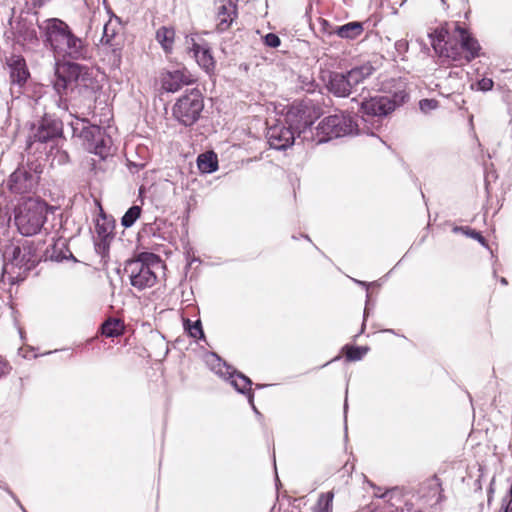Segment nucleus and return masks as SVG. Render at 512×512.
I'll return each mask as SVG.
<instances>
[{"mask_svg": "<svg viewBox=\"0 0 512 512\" xmlns=\"http://www.w3.org/2000/svg\"><path fill=\"white\" fill-rule=\"evenodd\" d=\"M304 239L308 240V241H311L310 237L307 235V234H302L301 235Z\"/></svg>", "mask_w": 512, "mask_h": 512, "instance_id": "nucleus-57", "label": "nucleus"}, {"mask_svg": "<svg viewBox=\"0 0 512 512\" xmlns=\"http://www.w3.org/2000/svg\"><path fill=\"white\" fill-rule=\"evenodd\" d=\"M396 46H399V48H402V45L400 44V42L396 43Z\"/></svg>", "mask_w": 512, "mask_h": 512, "instance_id": "nucleus-63", "label": "nucleus"}, {"mask_svg": "<svg viewBox=\"0 0 512 512\" xmlns=\"http://www.w3.org/2000/svg\"><path fill=\"white\" fill-rule=\"evenodd\" d=\"M8 66L10 69L11 83L23 86L30 77V72L24 57L21 55H13L8 62Z\"/></svg>", "mask_w": 512, "mask_h": 512, "instance_id": "nucleus-18", "label": "nucleus"}, {"mask_svg": "<svg viewBox=\"0 0 512 512\" xmlns=\"http://www.w3.org/2000/svg\"><path fill=\"white\" fill-rule=\"evenodd\" d=\"M320 106L310 99L294 101L287 107L283 119L296 132L302 143L315 142L314 122L320 117Z\"/></svg>", "mask_w": 512, "mask_h": 512, "instance_id": "nucleus-3", "label": "nucleus"}, {"mask_svg": "<svg viewBox=\"0 0 512 512\" xmlns=\"http://www.w3.org/2000/svg\"><path fill=\"white\" fill-rule=\"evenodd\" d=\"M194 58L199 67H201L207 74L210 75L214 73L216 62L212 55V50L207 43H205L204 50L197 54Z\"/></svg>", "mask_w": 512, "mask_h": 512, "instance_id": "nucleus-24", "label": "nucleus"}, {"mask_svg": "<svg viewBox=\"0 0 512 512\" xmlns=\"http://www.w3.org/2000/svg\"><path fill=\"white\" fill-rule=\"evenodd\" d=\"M230 6V14L221 15V17H217V25L216 31L218 33H223L227 31L232 25L233 21L238 16L237 5H229Z\"/></svg>", "mask_w": 512, "mask_h": 512, "instance_id": "nucleus-28", "label": "nucleus"}, {"mask_svg": "<svg viewBox=\"0 0 512 512\" xmlns=\"http://www.w3.org/2000/svg\"><path fill=\"white\" fill-rule=\"evenodd\" d=\"M60 75L73 86L75 90L83 94L87 99L95 98L99 89L98 81L92 76L90 68L72 60H64L62 64H57Z\"/></svg>", "mask_w": 512, "mask_h": 512, "instance_id": "nucleus-9", "label": "nucleus"}, {"mask_svg": "<svg viewBox=\"0 0 512 512\" xmlns=\"http://www.w3.org/2000/svg\"><path fill=\"white\" fill-rule=\"evenodd\" d=\"M184 329L190 337L206 342L205 334L200 320L191 321L186 319L184 321Z\"/></svg>", "mask_w": 512, "mask_h": 512, "instance_id": "nucleus-33", "label": "nucleus"}, {"mask_svg": "<svg viewBox=\"0 0 512 512\" xmlns=\"http://www.w3.org/2000/svg\"><path fill=\"white\" fill-rule=\"evenodd\" d=\"M238 0H228L229 5H237Z\"/></svg>", "mask_w": 512, "mask_h": 512, "instance_id": "nucleus-55", "label": "nucleus"}, {"mask_svg": "<svg viewBox=\"0 0 512 512\" xmlns=\"http://www.w3.org/2000/svg\"><path fill=\"white\" fill-rule=\"evenodd\" d=\"M509 501L508 505L506 506L504 512H509L510 510V503L512 502V486L510 487L506 497L503 499V502Z\"/></svg>", "mask_w": 512, "mask_h": 512, "instance_id": "nucleus-46", "label": "nucleus"}, {"mask_svg": "<svg viewBox=\"0 0 512 512\" xmlns=\"http://www.w3.org/2000/svg\"><path fill=\"white\" fill-rule=\"evenodd\" d=\"M70 125L73 137L81 138L87 151L103 160L111 154L112 139L104 128L81 119H76Z\"/></svg>", "mask_w": 512, "mask_h": 512, "instance_id": "nucleus-6", "label": "nucleus"}, {"mask_svg": "<svg viewBox=\"0 0 512 512\" xmlns=\"http://www.w3.org/2000/svg\"><path fill=\"white\" fill-rule=\"evenodd\" d=\"M369 304H370V294L367 292L366 294V305L363 313L364 320L366 319L368 312H369Z\"/></svg>", "mask_w": 512, "mask_h": 512, "instance_id": "nucleus-49", "label": "nucleus"}, {"mask_svg": "<svg viewBox=\"0 0 512 512\" xmlns=\"http://www.w3.org/2000/svg\"><path fill=\"white\" fill-rule=\"evenodd\" d=\"M38 185V176L25 170L21 165L9 177L7 186L10 191L18 194L31 192Z\"/></svg>", "mask_w": 512, "mask_h": 512, "instance_id": "nucleus-14", "label": "nucleus"}, {"mask_svg": "<svg viewBox=\"0 0 512 512\" xmlns=\"http://www.w3.org/2000/svg\"><path fill=\"white\" fill-rule=\"evenodd\" d=\"M175 38V30L172 27L162 26L156 32V40L165 52H171Z\"/></svg>", "mask_w": 512, "mask_h": 512, "instance_id": "nucleus-25", "label": "nucleus"}, {"mask_svg": "<svg viewBox=\"0 0 512 512\" xmlns=\"http://www.w3.org/2000/svg\"><path fill=\"white\" fill-rule=\"evenodd\" d=\"M347 408H348V404H347V400H345V404H344V413L345 414L347 413Z\"/></svg>", "mask_w": 512, "mask_h": 512, "instance_id": "nucleus-58", "label": "nucleus"}, {"mask_svg": "<svg viewBox=\"0 0 512 512\" xmlns=\"http://www.w3.org/2000/svg\"><path fill=\"white\" fill-rule=\"evenodd\" d=\"M38 28L44 45L55 57L63 60L83 61L90 58V45L86 37L74 33L72 28L60 18H48Z\"/></svg>", "mask_w": 512, "mask_h": 512, "instance_id": "nucleus-1", "label": "nucleus"}, {"mask_svg": "<svg viewBox=\"0 0 512 512\" xmlns=\"http://www.w3.org/2000/svg\"><path fill=\"white\" fill-rule=\"evenodd\" d=\"M448 34V30L443 27L436 28L431 33L428 34L431 40V46L433 47L436 53L439 52L441 47H444V44L446 43L445 39L448 36Z\"/></svg>", "mask_w": 512, "mask_h": 512, "instance_id": "nucleus-32", "label": "nucleus"}, {"mask_svg": "<svg viewBox=\"0 0 512 512\" xmlns=\"http://www.w3.org/2000/svg\"><path fill=\"white\" fill-rule=\"evenodd\" d=\"M396 46H399V48H402V45L400 44V42L396 43Z\"/></svg>", "mask_w": 512, "mask_h": 512, "instance_id": "nucleus-64", "label": "nucleus"}, {"mask_svg": "<svg viewBox=\"0 0 512 512\" xmlns=\"http://www.w3.org/2000/svg\"><path fill=\"white\" fill-rule=\"evenodd\" d=\"M439 107V101L433 98H424L419 101V109L422 113L428 114Z\"/></svg>", "mask_w": 512, "mask_h": 512, "instance_id": "nucleus-38", "label": "nucleus"}, {"mask_svg": "<svg viewBox=\"0 0 512 512\" xmlns=\"http://www.w3.org/2000/svg\"><path fill=\"white\" fill-rule=\"evenodd\" d=\"M4 272H5V264L3 265V268H2V274H1L2 279L4 278Z\"/></svg>", "mask_w": 512, "mask_h": 512, "instance_id": "nucleus-60", "label": "nucleus"}, {"mask_svg": "<svg viewBox=\"0 0 512 512\" xmlns=\"http://www.w3.org/2000/svg\"><path fill=\"white\" fill-rule=\"evenodd\" d=\"M203 361L207 367L217 376L229 380L236 391L247 394L249 404L255 413L260 414L254 405V394L251 392L252 381L244 374L223 360L219 354H203Z\"/></svg>", "mask_w": 512, "mask_h": 512, "instance_id": "nucleus-8", "label": "nucleus"}, {"mask_svg": "<svg viewBox=\"0 0 512 512\" xmlns=\"http://www.w3.org/2000/svg\"><path fill=\"white\" fill-rule=\"evenodd\" d=\"M478 89L483 92L492 90L494 82L492 79L483 78L477 82Z\"/></svg>", "mask_w": 512, "mask_h": 512, "instance_id": "nucleus-42", "label": "nucleus"}, {"mask_svg": "<svg viewBox=\"0 0 512 512\" xmlns=\"http://www.w3.org/2000/svg\"><path fill=\"white\" fill-rule=\"evenodd\" d=\"M127 262L143 264V267H148L154 271L162 266L161 257L153 252H140L134 259H129Z\"/></svg>", "mask_w": 512, "mask_h": 512, "instance_id": "nucleus-23", "label": "nucleus"}, {"mask_svg": "<svg viewBox=\"0 0 512 512\" xmlns=\"http://www.w3.org/2000/svg\"><path fill=\"white\" fill-rule=\"evenodd\" d=\"M388 95L365 98L358 103V112L365 123L366 132L374 136V131L382 126L383 119L409 100L405 79L392 78L384 85Z\"/></svg>", "mask_w": 512, "mask_h": 512, "instance_id": "nucleus-2", "label": "nucleus"}, {"mask_svg": "<svg viewBox=\"0 0 512 512\" xmlns=\"http://www.w3.org/2000/svg\"><path fill=\"white\" fill-rule=\"evenodd\" d=\"M264 43L268 47L277 48L281 44L279 36L275 33H268L264 36Z\"/></svg>", "mask_w": 512, "mask_h": 512, "instance_id": "nucleus-39", "label": "nucleus"}, {"mask_svg": "<svg viewBox=\"0 0 512 512\" xmlns=\"http://www.w3.org/2000/svg\"><path fill=\"white\" fill-rule=\"evenodd\" d=\"M53 209L43 200L28 198L15 214V225L19 233L26 237L38 234L47 221L48 213Z\"/></svg>", "mask_w": 512, "mask_h": 512, "instance_id": "nucleus-5", "label": "nucleus"}, {"mask_svg": "<svg viewBox=\"0 0 512 512\" xmlns=\"http://www.w3.org/2000/svg\"><path fill=\"white\" fill-rule=\"evenodd\" d=\"M53 87L60 97L67 96L69 93H73L75 91L67 79H65L63 75H60V70L58 67H56Z\"/></svg>", "mask_w": 512, "mask_h": 512, "instance_id": "nucleus-27", "label": "nucleus"}, {"mask_svg": "<svg viewBox=\"0 0 512 512\" xmlns=\"http://www.w3.org/2000/svg\"><path fill=\"white\" fill-rule=\"evenodd\" d=\"M115 220L113 217H107L103 211L100 219H97L95 230L98 238L114 239Z\"/></svg>", "mask_w": 512, "mask_h": 512, "instance_id": "nucleus-21", "label": "nucleus"}, {"mask_svg": "<svg viewBox=\"0 0 512 512\" xmlns=\"http://www.w3.org/2000/svg\"><path fill=\"white\" fill-rule=\"evenodd\" d=\"M363 354H345L344 362L352 363L356 361H360L362 359Z\"/></svg>", "mask_w": 512, "mask_h": 512, "instance_id": "nucleus-44", "label": "nucleus"}, {"mask_svg": "<svg viewBox=\"0 0 512 512\" xmlns=\"http://www.w3.org/2000/svg\"><path fill=\"white\" fill-rule=\"evenodd\" d=\"M341 359H342V357L337 356V357H335L334 359H332L331 361H332V362H335V361H339V360H341Z\"/></svg>", "mask_w": 512, "mask_h": 512, "instance_id": "nucleus-59", "label": "nucleus"}, {"mask_svg": "<svg viewBox=\"0 0 512 512\" xmlns=\"http://www.w3.org/2000/svg\"><path fill=\"white\" fill-rule=\"evenodd\" d=\"M204 98L201 91L193 88L179 97L172 107V117L184 127L193 126L201 117Z\"/></svg>", "mask_w": 512, "mask_h": 512, "instance_id": "nucleus-10", "label": "nucleus"}, {"mask_svg": "<svg viewBox=\"0 0 512 512\" xmlns=\"http://www.w3.org/2000/svg\"><path fill=\"white\" fill-rule=\"evenodd\" d=\"M14 30L15 34L22 37L24 40L32 41L37 39L36 30L32 27V24L27 22L25 19L17 21Z\"/></svg>", "mask_w": 512, "mask_h": 512, "instance_id": "nucleus-26", "label": "nucleus"}, {"mask_svg": "<svg viewBox=\"0 0 512 512\" xmlns=\"http://www.w3.org/2000/svg\"><path fill=\"white\" fill-rule=\"evenodd\" d=\"M266 138L270 148L278 151H286L298 139L296 132L286 124L284 119L278 120L267 128Z\"/></svg>", "mask_w": 512, "mask_h": 512, "instance_id": "nucleus-12", "label": "nucleus"}, {"mask_svg": "<svg viewBox=\"0 0 512 512\" xmlns=\"http://www.w3.org/2000/svg\"><path fill=\"white\" fill-rule=\"evenodd\" d=\"M224 14H230V6L228 4V2L226 4H221L219 7H218V11H217V17H221V15H224Z\"/></svg>", "mask_w": 512, "mask_h": 512, "instance_id": "nucleus-45", "label": "nucleus"}, {"mask_svg": "<svg viewBox=\"0 0 512 512\" xmlns=\"http://www.w3.org/2000/svg\"><path fill=\"white\" fill-rule=\"evenodd\" d=\"M61 157H65L67 158L68 157V154L67 153H63V155Z\"/></svg>", "mask_w": 512, "mask_h": 512, "instance_id": "nucleus-62", "label": "nucleus"}, {"mask_svg": "<svg viewBox=\"0 0 512 512\" xmlns=\"http://www.w3.org/2000/svg\"><path fill=\"white\" fill-rule=\"evenodd\" d=\"M357 284H359L360 286L364 287L366 290H368V288L370 287V283L368 282H365V281H360V280H354Z\"/></svg>", "mask_w": 512, "mask_h": 512, "instance_id": "nucleus-51", "label": "nucleus"}, {"mask_svg": "<svg viewBox=\"0 0 512 512\" xmlns=\"http://www.w3.org/2000/svg\"><path fill=\"white\" fill-rule=\"evenodd\" d=\"M358 124L353 116L344 112L323 118L315 127L314 144H323L334 138L358 134Z\"/></svg>", "mask_w": 512, "mask_h": 512, "instance_id": "nucleus-7", "label": "nucleus"}, {"mask_svg": "<svg viewBox=\"0 0 512 512\" xmlns=\"http://www.w3.org/2000/svg\"><path fill=\"white\" fill-rule=\"evenodd\" d=\"M113 239L98 238L95 241V251L101 257L104 263H107L109 259L110 243Z\"/></svg>", "mask_w": 512, "mask_h": 512, "instance_id": "nucleus-37", "label": "nucleus"}, {"mask_svg": "<svg viewBox=\"0 0 512 512\" xmlns=\"http://www.w3.org/2000/svg\"><path fill=\"white\" fill-rule=\"evenodd\" d=\"M124 270L129 274L130 284L139 291L150 288L157 282L156 272L148 267H143V264L126 261Z\"/></svg>", "mask_w": 512, "mask_h": 512, "instance_id": "nucleus-13", "label": "nucleus"}, {"mask_svg": "<svg viewBox=\"0 0 512 512\" xmlns=\"http://www.w3.org/2000/svg\"><path fill=\"white\" fill-rule=\"evenodd\" d=\"M369 350L368 346H356L348 343L342 346L339 352H369Z\"/></svg>", "mask_w": 512, "mask_h": 512, "instance_id": "nucleus-41", "label": "nucleus"}, {"mask_svg": "<svg viewBox=\"0 0 512 512\" xmlns=\"http://www.w3.org/2000/svg\"><path fill=\"white\" fill-rule=\"evenodd\" d=\"M193 42H196V40L193 36H186V44H191V46H192Z\"/></svg>", "mask_w": 512, "mask_h": 512, "instance_id": "nucleus-52", "label": "nucleus"}, {"mask_svg": "<svg viewBox=\"0 0 512 512\" xmlns=\"http://www.w3.org/2000/svg\"><path fill=\"white\" fill-rule=\"evenodd\" d=\"M204 48H205V44L204 45H200L197 42H193V45L188 48V51L192 52L193 53V57H195L197 54L202 52L204 50Z\"/></svg>", "mask_w": 512, "mask_h": 512, "instance_id": "nucleus-43", "label": "nucleus"}, {"mask_svg": "<svg viewBox=\"0 0 512 512\" xmlns=\"http://www.w3.org/2000/svg\"><path fill=\"white\" fill-rule=\"evenodd\" d=\"M455 32L459 35V44L464 53L465 63H470L481 56L482 47L477 38L467 28L456 23Z\"/></svg>", "mask_w": 512, "mask_h": 512, "instance_id": "nucleus-16", "label": "nucleus"}, {"mask_svg": "<svg viewBox=\"0 0 512 512\" xmlns=\"http://www.w3.org/2000/svg\"><path fill=\"white\" fill-rule=\"evenodd\" d=\"M22 246L10 244L7 245L2 253L4 261L20 268Z\"/></svg>", "mask_w": 512, "mask_h": 512, "instance_id": "nucleus-30", "label": "nucleus"}, {"mask_svg": "<svg viewBox=\"0 0 512 512\" xmlns=\"http://www.w3.org/2000/svg\"><path fill=\"white\" fill-rule=\"evenodd\" d=\"M197 166L201 173L211 174L218 170V158L213 151L205 152L198 156Z\"/></svg>", "mask_w": 512, "mask_h": 512, "instance_id": "nucleus-22", "label": "nucleus"}, {"mask_svg": "<svg viewBox=\"0 0 512 512\" xmlns=\"http://www.w3.org/2000/svg\"><path fill=\"white\" fill-rule=\"evenodd\" d=\"M371 486L374 488V490H375L374 496L377 498H384L386 496V494L388 493V490H386L385 492L382 493L380 487H377L373 484H371Z\"/></svg>", "mask_w": 512, "mask_h": 512, "instance_id": "nucleus-47", "label": "nucleus"}, {"mask_svg": "<svg viewBox=\"0 0 512 512\" xmlns=\"http://www.w3.org/2000/svg\"><path fill=\"white\" fill-rule=\"evenodd\" d=\"M8 369V364L3 360L2 356L0 355V376L4 374Z\"/></svg>", "mask_w": 512, "mask_h": 512, "instance_id": "nucleus-48", "label": "nucleus"}, {"mask_svg": "<svg viewBox=\"0 0 512 512\" xmlns=\"http://www.w3.org/2000/svg\"><path fill=\"white\" fill-rule=\"evenodd\" d=\"M364 31L363 23L359 21H352L341 26H337L334 30V33L346 40H355L358 38Z\"/></svg>", "mask_w": 512, "mask_h": 512, "instance_id": "nucleus-20", "label": "nucleus"}, {"mask_svg": "<svg viewBox=\"0 0 512 512\" xmlns=\"http://www.w3.org/2000/svg\"><path fill=\"white\" fill-rule=\"evenodd\" d=\"M142 208L139 205H132L121 218V225L125 228L132 227L140 218Z\"/></svg>", "mask_w": 512, "mask_h": 512, "instance_id": "nucleus-34", "label": "nucleus"}, {"mask_svg": "<svg viewBox=\"0 0 512 512\" xmlns=\"http://www.w3.org/2000/svg\"><path fill=\"white\" fill-rule=\"evenodd\" d=\"M25 170H29L32 173H35L38 176V180L40 179V174L43 171L42 165L37 161L28 162L26 165H22Z\"/></svg>", "mask_w": 512, "mask_h": 512, "instance_id": "nucleus-40", "label": "nucleus"}, {"mask_svg": "<svg viewBox=\"0 0 512 512\" xmlns=\"http://www.w3.org/2000/svg\"><path fill=\"white\" fill-rule=\"evenodd\" d=\"M49 0H31L32 4L34 6H38V7H41L43 6L46 2H48Z\"/></svg>", "mask_w": 512, "mask_h": 512, "instance_id": "nucleus-50", "label": "nucleus"}, {"mask_svg": "<svg viewBox=\"0 0 512 512\" xmlns=\"http://www.w3.org/2000/svg\"><path fill=\"white\" fill-rule=\"evenodd\" d=\"M63 351H64L63 349H54V350H48L47 352L58 353V352H63Z\"/></svg>", "mask_w": 512, "mask_h": 512, "instance_id": "nucleus-56", "label": "nucleus"}, {"mask_svg": "<svg viewBox=\"0 0 512 512\" xmlns=\"http://www.w3.org/2000/svg\"><path fill=\"white\" fill-rule=\"evenodd\" d=\"M453 232H462L467 237H470V238L478 241L483 247L490 249L489 244H488L487 240L485 239V237L479 231H476L475 229H472L468 226H466V227L456 226L453 228Z\"/></svg>", "mask_w": 512, "mask_h": 512, "instance_id": "nucleus-35", "label": "nucleus"}, {"mask_svg": "<svg viewBox=\"0 0 512 512\" xmlns=\"http://www.w3.org/2000/svg\"><path fill=\"white\" fill-rule=\"evenodd\" d=\"M121 329V322L118 319H108L101 326L102 334L106 337L118 336Z\"/></svg>", "mask_w": 512, "mask_h": 512, "instance_id": "nucleus-36", "label": "nucleus"}, {"mask_svg": "<svg viewBox=\"0 0 512 512\" xmlns=\"http://www.w3.org/2000/svg\"><path fill=\"white\" fill-rule=\"evenodd\" d=\"M62 137L63 122L55 115L45 113L37 125L33 127V133L29 137V144H31V141L48 143Z\"/></svg>", "mask_w": 512, "mask_h": 512, "instance_id": "nucleus-11", "label": "nucleus"}, {"mask_svg": "<svg viewBox=\"0 0 512 512\" xmlns=\"http://www.w3.org/2000/svg\"><path fill=\"white\" fill-rule=\"evenodd\" d=\"M44 260L54 262H62L63 260H73L77 262L70 251L67 241L63 238H58L51 245H49L44 252Z\"/></svg>", "mask_w": 512, "mask_h": 512, "instance_id": "nucleus-17", "label": "nucleus"}, {"mask_svg": "<svg viewBox=\"0 0 512 512\" xmlns=\"http://www.w3.org/2000/svg\"><path fill=\"white\" fill-rule=\"evenodd\" d=\"M334 493L332 491L321 493L312 512H332Z\"/></svg>", "mask_w": 512, "mask_h": 512, "instance_id": "nucleus-29", "label": "nucleus"}, {"mask_svg": "<svg viewBox=\"0 0 512 512\" xmlns=\"http://www.w3.org/2000/svg\"><path fill=\"white\" fill-rule=\"evenodd\" d=\"M438 54L440 56H444L446 58L451 59L453 62H458L460 64L464 62V53L460 47L457 46H447V43L444 44V47H441Z\"/></svg>", "mask_w": 512, "mask_h": 512, "instance_id": "nucleus-31", "label": "nucleus"}, {"mask_svg": "<svg viewBox=\"0 0 512 512\" xmlns=\"http://www.w3.org/2000/svg\"><path fill=\"white\" fill-rule=\"evenodd\" d=\"M375 69L370 63L355 66L348 71H325L322 72V80L329 93L338 98L349 97L356 87L369 78Z\"/></svg>", "mask_w": 512, "mask_h": 512, "instance_id": "nucleus-4", "label": "nucleus"}, {"mask_svg": "<svg viewBox=\"0 0 512 512\" xmlns=\"http://www.w3.org/2000/svg\"><path fill=\"white\" fill-rule=\"evenodd\" d=\"M40 261L41 258L38 256L37 249L33 242L26 241L22 245L20 269H23L25 272L31 271Z\"/></svg>", "mask_w": 512, "mask_h": 512, "instance_id": "nucleus-19", "label": "nucleus"}, {"mask_svg": "<svg viewBox=\"0 0 512 512\" xmlns=\"http://www.w3.org/2000/svg\"><path fill=\"white\" fill-rule=\"evenodd\" d=\"M104 38H106V43H108L110 41L108 38V34H107V26L104 27L103 39Z\"/></svg>", "mask_w": 512, "mask_h": 512, "instance_id": "nucleus-54", "label": "nucleus"}, {"mask_svg": "<svg viewBox=\"0 0 512 512\" xmlns=\"http://www.w3.org/2000/svg\"><path fill=\"white\" fill-rule=\"evenodd\" d=\"M134 166L137 167L138 169H141V168H143L144 165L143 164H140V165L134 164Z\"/></svg>", "mask_w": 512, "mask_h": 512, "instance_id": "nucleus-61", "label": "nucleus"}, {"mask_svg": "<svg viewBox=\"0 0 512 512\" xmlns=\"http://www.w3.org/2000/svg\"><path fill=\"white\" fill-rule=\"evenodd\" d=\"M500 283L504 286H507L508 285V280L505 278V277H501L499 279Z\"/></svg>", "mask_w": 512, "mask_h": 512, "instance_id": "nucleus-53", "label": "nucleus"}, {"mask_svg": "<svg viewBox=\"0 0 512 512\" xmlns=\"http://www.w3.org/2000/svg\"><path fill=\"white\" fill-rule=\"evenodd\" d=\"M194 76L186 69H175L164 72L161 76V86L166 92L175 93L184 85L195 82Z\"/></svg>", "mask_w": 512, "mask_h": 512, "instance_id": "nucleus-15", "label": "nucleus"}]
</instances>
